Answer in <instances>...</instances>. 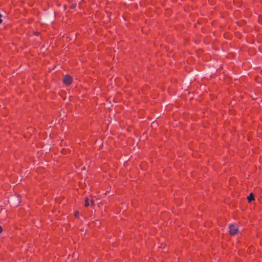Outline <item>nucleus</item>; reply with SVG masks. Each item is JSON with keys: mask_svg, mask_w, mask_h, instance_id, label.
Segmentation results:
<instances>
[{"mask_svg": "<svg viewBox=\"0 0 262 262\" xmlns=\"http://www.w3.org/2000/svg\"><path fill=\"white\" fill-rule=\"evenodd\" d=\"M229 232L231 235H235L238 233V228L235 225H230L229 227Z\"/></svg>", "mask_w": 262, "mask_h": 262, "instance_id": "f257e3e1", "label": "nucleus"}, {"mask_svg": "<svg viewBox=\"0 0 262 262\" xmlns=\"http://www.w3.org/2000/svg\"><path fill=\"white\" fill-rule=\"evenodd\" d=\"M62 81L64 84L69 85L72 82V78L70 75H66L64 76Z\"/></svg>", "mask_w": 262, "mask_h": 262, "instance_id": "f03ea898", "label": "nucleus"}, {"mask_svg": "<svg viewBox=\"0 0 262 262\" xmlns=\"http://www.w3.org/2000/svg\"><path fill=\"white\" fill-rule=\"evenodd\" d=\"M247 200L249 202H250L251 201L254 200V195L252 193H251L249 196H247Z\"/></svg>", "mask_w": 262, "mask_h": 262, "instance_id": "7ed1b4c3", "label": "nucleus"}, {"mask_svg": "<svg viewBox=\"0 0 262 262\" xmlns=\"http://www.w3.org/2000/svg\"><path fill=\"white\" fill-rule=\"evenodd\" d=\"M89 202L90 199L88 198H86L85 200L84 206L85 207H88L89 206Z\"/></svg>", "mask_w": 262, "mask_h": 262, "instance_id": "20e7f679", "label": "nucleus"}, {"mask_svg": "<svg viewBox=\"0 0 262 262\" xmlns=\"http://www.w3.org/2000/svg\"><path fill=\"white\" fill-rule=\"evenodd\" d=\"M75 216L76 217H78L79 216V212L78 211H75Z\"/></svg>", "mask_w": 262, "mask_h": 262, "instance_id": "39448f33", "label": "nucleus"}, {"mask_svg": "<svg viewBox=\"0 0 262 262\" xmlns=\"http://www.w3.org/2000/svg\"><path fill=\"white\" fill-rule=\"evenodd\" d=\"M90 202H91V206H93L94 205V200H90Z\"/></svg>", "mask_w": 262, "mask_h": 262, "instance_id": "423d86ee", "label": "nucleus"}, {"mask_svg": "<svg viewBox=\"0 0 262 262\" xmlns=\"http://www.w3.org/2000/svg\"><path fill=\"white\" fill-rule=\"evenodd\" d=\"M1 17H2V15L0 14V24L2 23V19H1Z\"/></svg>", "mask_w": 262, "mask_h": 262, "instance_id": "0eeeda50", "label": "nucleus"}, {"mask_svg": "<svg viewBox=\"0 0 262 262\" xmlns=\"http://www.w3.org/2000/svg\"><path fill=\"white\" fill-rule=\"evenodd\" d=\"M2 231V227L0 226V233Z\"/></svg>", "mask_w": 262, "mask_h": 262, "instance_id": "6e6552de", "label": "nucleus"}, {"mask_svg": "<svg viewBox=\"0 0 262 262\" xmlns=\"http://www.w3.org/2000/svg\"><path fill=\"white\" fill-rule=\"evenodd\" d=\"M34 33H39V32H34Z\"/></svg>", "mask_w": 262, "mask_h": 262, "instance_id": "1a4fd4ad", "label": "nucleus"}]
</instances>
